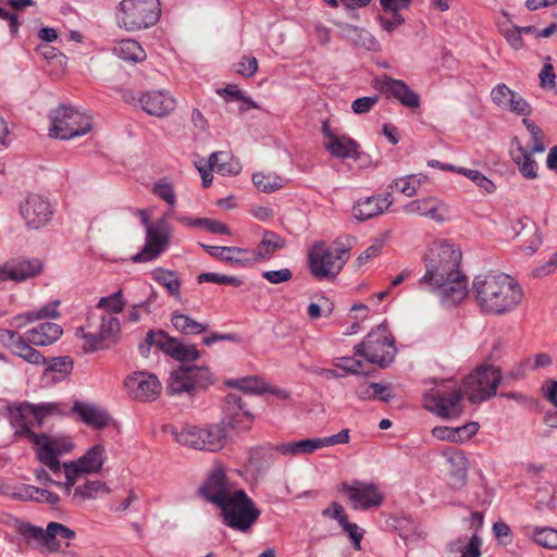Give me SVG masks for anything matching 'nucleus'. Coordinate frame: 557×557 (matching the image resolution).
I'll use <instances>...</instances> for the list:
<instances>
[{
  "label": "nucleus",
  "mask_w": 557,
  "mask_h": 557,
  "mask_svg": "<svg viewBox=\"0 0 557 557\" xmlns=\"http://www.w3.org/2000/svg\"><path fill=\"white\" fill-rule=\"evenodd\" d=\"M53 404L33 405L24 403L11 410L10 421L16 429L15 434L26 437L36 446L37 458L41 465L49 469L58 478L62 473V463L59 457L72 448V444L63 443L57 437L48 436L45 433L37 434L33 428H40L45 417L54 409Z\"/></svg>",
  "instance_id": "obj_1"
},
{
  "label": "nucleus",
  "mask_w": 557,
  "mask_h": 557,
  "mask_svg": "<svg viewBox=\"0 0 557 557\" xmlns=\"http://www.w3.org/2000/svg\"><path fill=\"white\" fill-rule=\"evenodd\" d=\"M472 293L481 311L493 315L513 311L523 298L522 287L505 273L476 275L472 283Z\"/></svg>",
  "instance_id": "obj_2"
},
{
  "label": "nucleus",
  "mask_w": 557,
  "mask_h": 557,
  "mask_svg": "<svg viewBox=\"0 0 557 557\" xmlns=\"http://www.w3.org/2000/svg\"><path fill=\"white\" fill-rule=\"evenodd\" d=\"M426 272L420 283L433 287L447 285V281L459 278L461 251L445 242L433 243L424 257Z\"/></svg>",
  "instance_id": "obj_3"
},
{
  "label": "nucleus",
  "mask_w": 557,
  "mask_h": 557,
  "mask_svg": "<svg viewBox=\"0 0 557 557\" xmlns=\"http://www.w3.org/2000/svg\"><path fill=\"white\" fill-rule=\"evenodd\" d=\"M161 12L159 0H122L115 15L120 27L137 32L157 24Z\"/></svg>",
  "instance_id": "obj_4"
},
{
  "label": "nucleus",
  "mask_w": 557,
  "mask_h": 557,
  "mask_svg": "<svg viewBox=\"0 0 557 557\" xmlns=\"http://www.w3.org/2000/svg\"><path fill=\"white\" fill-rule=\"evenodd\" d=\"M465 392L453 380L429 389L423 396L424 408L443 419L459 418L463 412Z\"/></svg>",
  "instance_id": "obj_5"
},
{
  "label": "nucleus",
  "mask_w": 557,
  "mask_h": 557,
  "mask_svg": "<svg viewBox=\"0 0 557 557\" xmlns=\"http://www.w3.org/2000/svg\"><path fill=\"white\" fill-rule=\"evenodd\" d=\"M85 339L83 349L85 352H92L99 349H107L116 344L121 334L120 320L111 314L88 317L85 326L79 327Z\"/></svg>",
  "instance_id": "obj_6"
},
{
  "label": "nucleus",
  "mask_w": 557,
  "mask_h": 557,
  "mask_svg": "<svg viewBox=\"0 0 557 557\" xmlns=\"http://www.w3.org/2000/svg\"><path fill=\"white\" fill-rule=\"evenodd\" d=\"M220 508L224 523L242 532L249 531L261 513L244 490L233 492Z\"/></svg>",
  "instance_id": "obj_7"
},
{
  "label": "nucleus",
  "mask_w": 557,
  "mask_h": 557,
  "mask_svg": "<svg viewBox=\"0 0 557 557\" xmlns=\"http://www.w3.org/2000/svg\"><path fill=\"white\" fill-rule=\"evenodd\" d=\"M213 384V375L208 367L181 364L170 373L166 392L171 395L186 393L194 396Z\"/></svg>",
  "instance_id": "obj_8"
},
{
  "label": "nucleus",
  "mask_w": 557,
  "mask_h": 557,
  "mask_svg": "<svg viewBox=\"0 0 557 557\" xmlns=\"http://www.w3.org/2000/svg\"><path fill=\"white\" fill-rule=\"evenodd\" d=\"M348 258L347 248H339L334 252L324 243L319 242L312 246L308 253L310 272L318 280L334 278Z\"/></svg>",
  "instance_id": "obj_9"
},
{
  "label": "nucleus",
  "mask_w": 557,
  "mask_h": 557,
  "mask_svg": "<svg viewBox=\"0 0 557 557\" xmlns=\"http://www.w3.org/2000/svg\"><path fill=\"white\" fill-rule=\"evenodd\" d=\"M500 381L499 368L482 364L466 376L462 389L471 403L479 404L496 395Z\"/></svg>",
  "instance_id": "obj_10"
},
{
  "label": "nucleus",
  "mask_w": 557,
  "mask_h": 557,
  "mask_svg": "<svg viewBox=\"0 0 557 557\" xmlns=\"http://www.w3.org/2000/svg\"><path fill=\"white\" fill-rule=\"evenodd\" d=\"M50 136L71 139L83 136L91 129L90 117L67 106H60L50 113Z\"/></svg>",
  "instance_id": "obj_11"
},
{
  "label": "nucleus",
  "mask_w": 557,
  "mask_h": 557,
  "mask_svg": "<svg viewBox=\"0 0 557 557\" xmlns=\"http://www.w3.org/2000/svg\"><path fill=\"white\" fill-rule=\"evenodd\" d=\"M152 345L181 362L195 361L201 356L195 345L184 344L177 338L170 337L166 332L161 330L147 333L145 344L139 345L140 354L147 356Z\"/></svg>",
  "instance_id": "obj_12"
},
{
  "label": "nucleus",
  "mask_w": 557,
  "mask_h": 557,
  "mask_svg": "<svg viewBox=\"0 0 557 557\" xmlns=\"http://www.w3.org/2000/svg\"><path fill=\"white\" fill-rule=\"evenodd\" d=\"M354 352L371 363L385 368L394 360L396 348L384 332L372 331L355 346Z\"/></svg>",
  "instance_id": "obj_13"
},
{
  "label": "nucleus",
  "mask_w": 557,
  "mask_h": 557,
  "mask_svg": "<svg viewBox=\"0 0 557 557\" xmlns=\"http://www.w3.org/2000/svg\"><path fill=\"white\" fill-rule=\"evenodd\" d=\"M20 214L29 230L46 226L52 219L53 209L48 198L39 194H29L20 205Z\"/></svg>",
  "instance_id": "obj_14"
},
{
  "label": "nucleus",
  "mask_w": 557,
  "mask_h": 557,
  "mask_svg": "<svg viewBox=\"0 0 557 557\" xmlns=\"http://www.w3.org/2000/svg\"><path fill=\"white\" fill-rule=\"evenodd\" d=\"M171 230L165 219H160L146 232L145 246L132 260L134 262H147L158 258L170 244Z\"/></svg>",
  "instance_id": "obj_15"
},
{
  "label": "nucleus",
  "mask_w": 557,
  "mask_h": 557,
  "mask_svg": "<svg viewBox=\"0 0 557 557\" xmlns=\"http://www.w3.org/2000/svg\"><path fill=\"white\" fill-rule=\"evenodd\" d=\"M222 424L237 431H247L253 422V414L246 408L242 396L237 393H230L223 401Z\"/></svg>",
  "instance_id": "obj_16"
},
{
  "label": "nucleus",
  "mask_w": 557,
  "mask_h": 557,
  "mask_svg": "<svg viewBox=\"0 0 557 557\" xmlns=\"http://www.w3.org/2000/svg\"><path fill=\"white\" fill-rule=\"evenodd\" d=\"M342 491L348 496L354 509H369L379 507L383 495L373 483L355 480L350 484L343 483Z\"/></svg>",
  "instance_id": "obj_17"
},
{
  "label": "nucleus",
  "mask_w": 557,
  "mask_h": 557,
  "mask_svg": "<svg viewBox=\"0 0 557 557\" xmlns=\"http://www.w3.org/2000/svg\"><path fill=\"white\" fill-rule=\"evenodd\" d=\"M127 394L138 401H153L161 392L158 377L146 372H134L124 381Z\"/></svg>",
  "instance_id": "obj_18"
},
{
  "label": "nucleus",
  "mask_w": 557,
  "mask_h": 557,
  "mask_svg": "<svg viewBox=\"0 0 557 557\" xmlns=\"http://www.w3.org/2000/svg\"><path fill=\"white\" fill-rule=\"evenodd\" d=\"M374 87L385 94L387 98L397 99L406 108L418 109L420 107V96L404 81L385 75L375 81Z\"/></svg>",
  "instance_id": "obj_19"
},
{
  "label": "nucleus",
  "mask_w": 557,
  "mask_h": 557,
  "mask_svg": "<svg viewBox=\"0 0 557 557\" xmlns=\"http://www.w3.org/2000/svg\"><path fill=\"white\" fill-rule=\"evenodd\" d=\"M44 263L37 259H12L0 264V281L23 282L42 272Z\"/></svg>",
  "instance_id": "obj_20"
},
{
  "label": "nucleus",
  "mask_w": 557,
  "mask_h": 557,
  "mask_svg": "<svg viewBox=\"0 0 557 557\" xmlns=\"http://www.w3.org/2000/svg\"><path fill=\"white\" fill-rule=\"evenodd\" d=\"M199 493L210 503L219 507L231 496V484L226 480L224 470L221 467L214 468L205 483L200 486Z\"/></svg>",
  "instance_id": "obj_21"
},
{
  "label": "nucleus",
  "mask_w": 557,
  "mask_h": 557,
  "mask_svg": "<svg viewBox=\"0 0 557 557\" xmlns=\"http://www.w3.org/2000/svg\"><path fill=\"white\" fill-rule=\"evenodd\" d=\"M27 533L32 539L45 545L49 552H58L60 549L61 545L57 536L66 540H73L76 536L74 530L60 522H49L46 530L30 525L27 529Z\"/></svg>",
  "instance_id": "obj_22"
},
{
  "label": "nucleus",
  "mask_w": 557,
  "mask_h": 557,
  "mask_svg": "<svg viewBox=\"0 0 557 557\" xmlns=\"http://www.w3.org/2000/svg\"><path fill=\"white\" fill-rule=\"evenodd\" d=\"M491 98L498 108L515 114L528 116L532 113L530 103L506 84H497L491 91Z\"/></svg>",
  "instance_id": "obj_23"
},
{
  "label": "nucleus",
  "mask_w": 557,
  "mask_h": 557,
  "mask_svg": "<svg viewBox=\"0 0 557 557\" xmlns=\"http://www.w3.org/2000/svg\"><path fill=\"white\" fill-rule=\"evenodd\" d=\"M141 108L150 115L165 116L175 109V99L165 91H148L138 99Z\"/></svg>",
  "instance_id": "obj_24"
},
{
  "label": "nucleus",
  "mask_w": 557,
  "mask_h": 557,
  "mask_svg": "<svg viewBox=\"0 0 557 557\" xmlns=\"http://www.w3.org/2000/svg\"><path fill=\"white\" fill-rule=\"evenodd\" d=\"M392 203L393 197L391 193L359 199L352 207L354 216L358 221H367L381 214Z\"/></svg>",
  "instance_id": "obj_25"
},
{
  "label": "nucleus",
  "mask_w": 557,
  "mask_h": 557,
  "mask_svg": "<svg viewBox=\"0 0 557 557\" xmlns=\"http://www.w3.org/2000/svg\"><path fill=\"white\" fill-rule=\"evenodd\" d=\"M201 247L213 258L226 263L239 267H249L253 264L251 251L246 248L235 246H209L203 244Z\"/></svg>",
  "instance_id": "obj_26"
},
{
  "label": "nucleus",
  "mask_w": 557,
  "mask_h": 557,
  "mask_svg": "<svg viewBox=\"0 0 557 557\" xmlns=\"http://www.w3.org/2000/svg\"><path fill=\"white\" fill-rule=\"evenodd\" d=\"M516 237L520 238V248L527 253H534L542 244V237L535 223L529 218H521L512 225Z\"/></svg>",
  "instance_id": "obj_27"
},
{
  "label": "nucleus",
  "mask_w": 557,
  "mask_h": 557,
  "mask_svg": "<svg viewBox=\"0 0 557 557\" xmlns=\"http://www.w3.org/2000/svg\"><path fill=\"white\" fill-rule=\"evenodd\" d=\"M443 207L444 203L438 199L426 197L408 202L404 206V211L408 214L426 216L437 223H443L446 220L445 214L441 212Z\"/></svg>",
  "instance_id": "obj_28"
},
{
  "label": "nucleus",
  "mask_w": 557,
  "mask_h": 557,
  "mask_svg": "<svg viewBox=\"0 0 557 557\" xmlns=\"http://www.w3.org/2000/svg\"><path fill=\"white\" fill-rule=\"evenodd\" d=\"M338 26L342 37L349 40L356 47L369 51H379L381 49L379 41L369 30L348 23H339Z\"/></svg>",
  "instance_id": "obj_29"
},
{
  "label": "nucleus",
  "mask_w": 557,
  "mask_h": 557,
  "mask_svg": "<svg viewBox=\"0 0 557 557\" xmlns=\"http://www.w3.org/2000/svg\"><path fill=\"white\" fill-rule=\"evenodd\" d=\"M62 334V327L53 322L40 323L25 333L27 341L35 346L51 345L57 342Z\"/></svg>",
  "instance_id": "obj_30"
},
{
  "label": "nucleus",
  "mask_w": 557,
  "mask_h": 557,
  "mask_svg": "<svg viewBox=\"0 0 557 557\" xmlns=\"http://www.w3.org/2000/svg\"><path fill=\"white\" fill-rule=\"evenodd\" d=\"M285 246V238L273 231H264L261 242L258 244L255 251H251L253 263L270 259L277 250L283 249Z\"/></svg>",
  "instance_id": "obj_31"
},
{
  "label": "nucleus",
  "mask_w": 557,
  "mask_h": 557,
  "mask_svg": "<svg viewBox=\"0 0 557 557\" xmlns=\"http://www.w3.org/2000/svg\"><path fill=\"white\" fill-rule=\"evenodd\" d=\"M531 153L522 146L518 137L511 139V158L518 164L521 174L529 180L537 176L536 162L531 158Z\"/></svg>",
  "instance_id": "obj_32"
},
{
  "label": "nucleus",
  "mask_w": 557,
  "mask_h": 557,
  "mask_svg": "<svg viewBox=\"0 0 557 557\" xmlns=\"http://www.w3.org/2000/svg\"><path fill=\"white\" fill-rule=\"evenodd\" d=\"M210 170L226 176L237 175L242 171V165L238 159L234 158L227 151L213 152L208 160Z\"/></svg>",
  "instance_id": "obj_33"
},
{
  "label": "nucleus",
  "mask_w": 557,
  "mask_h": 557,
  "mask_svg": "<svg viewBox=\"0 0 557 557\" xmlns=\"http://www.w3.org/2000/svg\"><path fill=\"white\" fill-rule=\"evenodd\" d=\"M72 410L81 417L84 423L97 429L104 428L109 422V416L94 405L76 401Z\"/></svg>",
  "instance_id": "obj_34"
},
{
  "label": "nucleus",
  "mask_w": 557,
  "mask_h": 557,
  "mask_svg": "<svg viewBox=\"0 0 557 557\" xmlns=\"http://www.w3.org/2000/svg\"><path fill=\"white\" fill-rule=\"evenodd\" d=\"M325 149L333 156L339 159L352 158L359 159L358 144L347 136H335L325 144Z\"/></svg>",
  "instance_id": "obj_35"
},
{
  "label": "nucleus",
  "mask_w": 557,
  "mask_h": 557,
  "mask_svg": "<svg viewBox=\"0 0 557 557\" xmlns=\"http://www.w3.org/2000/svg\"><path fill=\"white\" fill-rule=\"evenodd\" d=\"M109 493L110 488L104 482L95 480L86 481L84 484L77 485L71 495L73 503L82 504L85 500L96 499L99 495Z\"/></svg>",
  "instance_id": "obj_36"
},
{
  "label": "nucleus",
  "mask_w": 557,
  "mask_h": 557,
  "mask_svg": "<svg viewBox=\"0 0 557 557\" xmlns=\"http://www.w3.org/2000/svg\"><path fill=\"white\" fill-rule=\"evenodd\" d=\"M435 288H440L441 296L445 301L458 304L468 295L467 277L461 273L459 278L447 281V285Z\"/></svg>",
  "instance_id": "obj_37"
},
{
  "label": "nucleus",
  "mask_w": 557,
  "mask_h": 557,
  "mask_svg": "<svg viewBox=\"0 0 557 557\" xmlns=\"http://www.w3.org/2000/svg\"><path fill=\"white\" fill-rule=\"evenodd\" d=\"M116 57L125 61L140 62L146 58V53L140 45L133 39H123L116 42L113 48Z\"/></svg>",
  "instance_id": "obj_38"
},
{
  "label": "nucleus",
  "mask_w": 557,
  "mask_h": 557,
  "mask_svg": "<svg viewBox=\"0 0 557 557\" xmlns=\"http://www.w3.org/2000/svg\"><path fill=\"white\" fill-rule=\"evenodd\" d=\"M171 322L173 327L184 335H197L207 330L206 324H202L180 311L172 312Z\"/></svg>",
  "instance_id": "obj_39"
},
{
  "label": "nucleus",
  "mask_w": 557,
  "mask_h": 557,
  "mask_svg": "<svg viewBox=\"0 0 557 557\" xmlns=\"http://www.w3.org/2000/svg\"><path fill=\"white\" fill-rule=\"evenodd\" d=\"M106 460V449L103 445L96 444L90 447L79 459L78 462L83 466L86 472L97 473L101 470Z\"/></svg>",
  "instance_id": "obj_40"
},
{
  "label": "nucleus",
  "mask_w": 557,
  "mask_h": 557,
  "mask_svg": "<svg viewBox=\"0 0 557 557\" xmlns=\"http://www.w3.org/2000/svg\"><path fill=\"white\" fill-rule=\"evenodd\" d=\"M201 430L203 444H206L205 450L218 451L224 447L227 434L222 423L210 425Z\"/></svg>",
  "instance_id": "obj_41"
},
{
  "label": "nucleus",
  "mask_w": 557,
  "mask_h": 557,
  "mask_svg": "<svg viewBox=\"0 0 557 557\" xmlns=\"http://www.w3.org/2000/svg\"><path fill=\"white\" fill-rule=\"evenodd\" d=\"M320 438H306L297 442L283 443L276 446V450L283 455L311 454L321 448Z\"/></svg>",
  "instance_id": "obj_42"
},
{
  "label": "nucleus",
  "mask_w": 557,
  "mask_h": 557,
  "mask_svg": "<svg viewBox=\"0 0 557 557\" xmlns=\"http://www.w3.org/2000/svg\"><path fill=\"white\" fill-rule=\"evenodd\" d=\"M228 386L235 387L247 395H260L269 392L267 383L258 376H246L237 380H230Z\"/></svg>",
  "instance_id": "obj_43"
},
{
  "label": "nucleus",
  "mask_w": 557,
  "mask_h": 557,
  "mask_svg": "<svg viewBox=\"0 0 557 557\" xmlns=\"http://www.w3.org/2000/svg\"><path fill=\"white\" fill-rule=\"evenodd\" d=\"M152 277L159 284L164 286L170 293V295H172L178 300L181 299L182 284L175 272L158 268L152 272Z\"/></svg>",
  "instance_id": "obj_44"
},
{
  "label": "nucleus",
  "mask_w": 557,
  "mask_h": 557,
  "mask_svg": "<svg viewBox=\"0 0 557 557\" xmlns=\"http://www.w3.org/2000/svg\"><path fill=\"white\" fill-rule=\"evenodd\" d=\"M252 183L262 193H273L283 187V178L274 172H256L252 174Z\"/></svg>",
  "instance_id": "obj_45"
},
{
  "label": "nucleus",
  "mask_w": 557,
  "mask_h": 557,
  "mask_svg": "<svg viewBox=\"0 0 557 557\" xmlns=\"http://www.w3.org/2000/svg\"><path fill=\"white\" fill-rule=\"evenodd\" d=\"M12 352L32 364L39 366L47 363V359L41 355V352L30 346L26 335L22 336L20 342L15 344Z\"/></svg>",
  "instance_id": "obj_46"
},
{
  "label": "nucleus",
  "mask_w": 557,
  "mask_h": 557,
  "mask_svg": "<svg viewBox=\"0 0 557 557\" xmlns=\"http://www.w3.org/2000/svg\"><path fill=\"white\" fill-rule=\"evenodd\" d=\"M62 469L65 476V482H55V485L64 488L65 493L70 496L72 494V487L76 484L79 478L87 473L83 466L77 461L63 463Z\"/></svg>",
  "instance_id": "obj_47"
},
{
  "label": "nucleus",
  "mask_w": 557,
  "mask_h": 557,
  "mask_svg": "<svg viewBox=\"0 0 557 557\" xmlns=\"http://www.w3.org/2000/svg\"><path fill=\"white\" fill-rule=\"evenodd\" d=\"M175 440L185 446L205 450L206 444L202 440V430L199 428H188L175 433Z\"/></svg>",
  "instance_id": "obj_48"
},
{
  "label": "nucleus",
  "mask_w": 557,
  "mask_h": 557,
  "mask_svg": "<svg viewBox=\"0 0 557 557\" xmlns=\"http://www.w3.org/2000/svg\"><path fill=\"white\" fill-rule=\"evenodd\" d=\"M125 300L123 298L122 289L107 296L101 297L98 301L97 308L104 310L108 314H117L125 308Z\"/></svg>",
  "instance_id": "obj_49"
},
{
  "label": "nucleus",
  "mask_w": 557,
  "mask_h": 557,
  "mask_svg": "<svg viewBox=\"0 0 557 557\" xmlns=\"http://www.w3.org/2000/svg\"><path fill=\"white\" fill-rule=\"evenodd\" d=\"M47 364L46 373H57L54 379L58 380L64 379L73 370V360L69 356L54 357Z\"/></svg>",
  "instance_id": "obj_50"
},
{
  "label": "nucleus",
  "mask_w": 557,
  "mask_h": 557,
  "mask_svg": "<svg viewBox=\"0 0 557 557\" xmlns=\"http://www.w3.org/2000/svg\"><path fill=\"white\" fill-rule=\"evenodd\" d=\"M197 282L201 283H215L221 285H230L234 287H239L243 285V281L237 276L224 275L215 272H205L197 276Z\"/></svg>",
  "instance_id": "obj_51"
},
{
  "label": "nucleus",
  "mask_w": 557,
  "mask_h": 557,
  "mask_svg": "<svg viewBox=\"0 0 557 557\" xmlns=\"http://www.w3.org/2000/svg\"><path fill=\"white\" fill-rule=\"evenodd\" d=\"M523 125L531 134V138L533 141V146L531 148L532 153H541L544 152L546 146L544 144V133L543 131L533 122L532 120L524 117L522 120Z\"/></svg>",
  "instance_id": "obj_52"
},
{
  "label": "nucleus",
  "mask_w": 557,
  "mask_h": 557,
  "mask_svg": "<svg viewBox=\"0 0 557 557\" xmlns=\"http://www.w3.org/2000/svg\"><path fill=\"white\" fill-rule=\"evenodd\" d=\"M533 540L545 548L555 549L557 548V530L553 528H535Z\"/></svg>",
  "instance_id": "obj_53"
},
{
  "label": "nucleus",
  "mask_w": 557,
  "mask_h": 557,
  "mask_svg": "<svg viewBox=\"0 0 557 557\" xmlns=\"http://www.w3.org/2000/svg\"><path fill=\"white\" fill-rule=\"evenodd\" d=\"M457 173L465 175L486 193H493L496 189L495 184L478 170H470L459 166L457 169Z\"/></svg>",
  "instance_id": "obj_54"
},
{
  "label": "nucleus",
  "mask_w": 557,
  "mask_h": 557,
  "mask_svg": "<svg viewBox=\"0 0 557 557\" xmlns=\"http://www.w3.org/2000/svg\"><path fill=\"white\" fill-rule=\"evenodd\" d=\"M0 20H3L8 23L11 36L16 37L21 25L18 15L7 5H4L2 0H0Z\"/></svg>",
  "instance_id": "obj_55"
},
{
  "label": "nucleus",
  "mask_w": 557,
  "mask_h": 557,
  "mask_svg": "<svg viewBox=\"0 0 557 557\" xmlns=\"http://www.w3.org/2000/svg\"><path fill=\"white\" fill-rule=\"evenodd\" d=\"M235 70L243 77L250 78L258 71V61L255 57L243 55L239 62L235 64Z\"/></svg>",
  "instance_id": "obj_56"
},
{
  "label": "nucleus",
  "mask_w": 557,
  "mask_h": 557,
  "mask_svg": "<svg viewBox=\"0 0 557 557\" xmlns=\"http://www.w3.org/2000/svg\"><path fill=\"white\" fill-rule=\"evenodd\" d=\"M478 422H469L461 426L453 428L454 443H463L470 440L479 431Z\"/></svg>",
  "instance_id": "obj_57"
},
{
  "label": "nucleus",
  "mask_w": 557,
  "mask_h": 557,
  "mask_svg": "<svg viewBox=\"0 0 557 557\" xmlns=\"http://www.w3.org/2000/svg\"><path fill=\"white\" fill-rule=\"evenodd\" d=\"M152 191L159 198L164 200L170 206H174L176 203V196L173 186L170 183L158 182L154 184Z\"/></svg>",
  "instance_id": "obj_58"
},
{
  "label": "nucleus",
  "mask_w": 557,
  "mask_h": 557,
  "mask_svg": "<svg viewBox=\"0 0 557 557\" xmlns=\"http://www.w3.org/2000/svg\"><path fill=\"white\" fill-rule=\"evenodd\" d=\"M420 183L414 181L412 175L406 178H398L393 182L391 188L396 187L400 193L407 197H412L417 194Z\"/></svg>",
  "instance_id": "obj_59"
},
{
  "label": "nucleus",
  "mask_w": 557,
  "mask_h": 557,
  "mask_svg": "<svg viewBox=\"0 0 557 557\" xmlns=\"http://www.w3.org/2000/svg\"><path fill=\"white\" fill-rule=\"evenodd\" d=\"M391 17L379 15L377 22L382 29L392 34L396 28L405 24V18L400 13H391Z\"/></svg>",
  "instance_id": "obj_60"
},
{
  "label": "nucleus",
  "mask_w": 557,
  "mask_h": 557,
  "mask_svg": "<svg viewBox=\"0 0 557 557\" xmlns=\"http://www.w3.org/2000/svg\"><path fill=\"white\" fill-rule=\"evenodd\" d=\"M333 366L343 369L347 373L359 374L361 372L362 362L355 360L352 357H341L333 361Z\"/></svg>",
  "instance_id": "obj_61"
},
{
  "label": "nucleus",
  "mask_w": 557,
  "mask_h": 557,
  "mask_svg": "<svg viewBox=\"0 0 557 557\" xmlns=\"http://www.w3.org/2000/svg\"><path fill=\"white\" fill-rule=\"evenodd\" d=\"M262 277L271 284H281L290 281L293 278V272L287 268L264 271Z\"/></svg>",
  "instance_id": "obj_62"
},
{
  "label": "nucleus",
  "mask_w": 557,
  "mask_h": 557,
  "mask_svg": "<svg viewBox=\"0 0 557 557\" xmlns=\"http://www.w3.org/2000/svg\"><path fill=\"white\" fill-rule=\"evenodd\" d=\"M341 527L345 532H347L354 544V547L359 550L361 548V540L364 533L363 530H360L356 523L349 522L348 518L341 524Z\"/></svg>",
  "instance_id": "obj_63"
},
{
  "label": "nucleus",
  "mask_w": 557,
  "mask_h": 557,
  "mask_svg": "<svg viewBox=\"0 0 557 557\" xmlns=\"http://www.w3.org/2000/svg\"><path fill=\"white\" fill-rule=\"evenodd\" d=\"M482 541L479 535L473 534L469 543L462 548V554L456 557H480Z\"/></svg>",
  "instance_id": "obj_64"
}]
</instances>
